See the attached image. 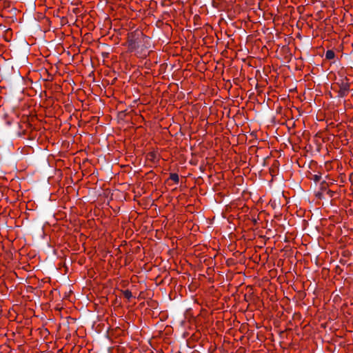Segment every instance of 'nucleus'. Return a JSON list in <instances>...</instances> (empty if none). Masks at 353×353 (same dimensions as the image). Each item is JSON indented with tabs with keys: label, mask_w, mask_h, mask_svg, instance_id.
Instances as JSON below:
<instances>
[{
	"label": "nucleus",
	"mask_w": 353,
	"mask_h": 353,
	"mask_svg": "<svg viewBox=\"0 0 353 353\" xmlns=\"http://www.w3.org/2000/svg\"><path fill=\"white\" fill-rule=\"evenodd\" d=\"M128 48L142 54L150 48V38L141 32H131L128 37Z\"/></svg>",
	"instance_id": "f257e3e1"
},
{
	"label": "nucleus",
	"mask_w": 353,
	"mask_h": 353,
	"mask_svg": "<svg viewBox=\"0 0 353 353\" xmlns=\"http://www.w3.org/2000/svg\"><path fill=\"white\" fill-rule=\"evenodd\" d=\"M336 85L339 88L337 92L338 97L343 98L349 94L350 90V84L347 78L345 77L341 79L338 82L336 83Z\"/></svg>",
	"instance_id": "f03ea898"
},
{
	"label": "nucleus",
	"mask_w": 353,
	"mask_h": 353,
	"mask_svg": "<svg viewBox=\"0 0 353 353\" xmlns=\"http://www.w3.org/2000/svg\"><path fill=\"white\" fill-rule=\"evenodd\" d=\"M335 57V53L333 50H328L326 51L325 52V58L328 60H332Z\"/></svg>",
	"instance_id": "7ed1b4c3"
},
{
	"label": "nucleus",
	"mask_w": 353,
	"mask_h": 353,
	"mask_svg": "<svg viewBox=\"0 0 353 353\" xmlns=\"http://www.w3.org/2000/svg\"><path fill=\"white\" fill-rule=\"evenodd\" d=\"M170 179L173 181L175 183H178L179 182V177L176 173H171L170 174Z\"/></svg>",
	"instance_id": "20e7f679"
},
{
	"label": "nucleus",
	"mask_w": 353,
	"mask_h": 353,
	"mask_svg": "<svg viewBox=\"0 0 353 353\" xmlns=\"http://www.w3.org/2000/svg\"><path fill=\"white\" fill-rule=\"evenodd\" d=\"M123 294L124 297L128 300H130L132 297V294L131 291L129 290H125L123 291Z\"/></svg>",
	"instance_id": "39448f33"
},
{
	"label": "nucleus",
	"mask_w": 353,
	"mask_h": 353,
	"mask_svg": "<svg viewBox=\"0 0 353 353\" xmlns=\"http://www.w3.org/2000/svg\"><path fill=\"white\" fill-rule=\"evenodd\" d=\"M321 179V175L319 174H314L312 177V179L315 181V182H319Z\"/></svg>",
	"instance_id": "423d86ee"
}]
</instances>
